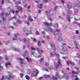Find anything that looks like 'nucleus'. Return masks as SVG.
I'll list each match as a JSON object with an SVG mask.
<instances>
[{"mask_svg":"<svg viewBox=\"0 0 80 80\" xmlns=\"http://www.w3.org/2000/svg\"><path fill=\"white\" fill-rule=\"evenodd\" d=\"M51 79L52 80H58V79L57 78L54 77H52L51 78Z\"/></svg>","mask_w":80,"mask_h":80,"instance_id":"nucleus-27","label":"nucleus"},{"mask_svg":"<svg viewBox=\"0 0 80 80\" xmlns=\"http://www.w3.org/2000/svg\"><path fill=\"white\" fill-rule=\"evenodd\" d=\"M61 2L63 4H64V3H65V1L64 0H61Z\"/></svg>","mask_w":80,"mask_h":80,"instance_id":"nucleus-55","label":"nucleus"},{"mask_svg":"<svg viewBox=\"0 0 80 80\" xmlns=\"http://www.w3.org/2000/svg\"><path fill=\"white\" fill-rule=\"evenodd\" d=\"M38 52L39 53H43V51L42 50H40Z\"/></svg>","mask_w":80,"mask_h":80,"instance_id":"nucleus-51","label":"nucleus"},{"mask_svg":"<svg viewBox=\"0 0 80 80\" xmlns=\"http://www.w3.org/2000/svg\"><path fill=\"white\" fill-rule=\"evenodd\" d=\"M77 37V35H75L73 36V38L74 39H75V38H76Z\"/></svg>","mask_w":80,"mask_h":80,"instance_id":"nucleus-52","label":"nucleus"},{"mask_svg":"<svg viewBox=\"0 0 80 80\" xmlns=\"http://www.w3.org/2000/svg\"><path fill=\"white\" fill-rule=\"evenodd\" d=\"M36 50H37V51H38V52H39L40 50V49H39V48H36Z\"/></svg>","mask_w":80,"mask_h":80,"instance_id":"nucleus-49","label":"nucleus"},{"mask_svg":"<svg viewBox=\"0 0 80 80\" xmlns=\"http://www.w3.org/2000/svg\"><path fill=\"white\" fill-rule=\"evenodd\" d=\"M48 20H50V21H52V18H48Z\"/></svg>","mask_w":80,"mask_h":80,"instance_id":"nucleus-59","label":"nucleus"},{"mask_svg":"<svg viewBox=\"0 0 80 80\" xmlns=\"http://www.w3.org/2000/svg\"><path fill=\"white\" fill-rule=\"evenodd\" d=\"M49 65V63L48 62H46V66L47 67H48V66Z\"/></svg>","mask_w":80,"mask_h":80,"instance_id":"nucleus-53","label":"nucleus"},{"mask_svg":"<svg viewBox=\"0 0 80 80\" xmlns=\"http://www.w3.org/2000/svg\"><path fill=\"white\" fill-rule=\"evenodd\" d=\"M19 40L21 42H22L23 41L22 39H21V38H19Z\"/></svg>","mask_w":80,"mask_h":80,"instance_id":"nucleus-62","label":"nucleus"},{"mask_svg":"<svg viewBox=\"0 0 80 80\" xmlns=\"http://www.w3.org/2000/svg\"><path fill=\"white\" fill-rule=\"evenodd\" d=\"M31 19V18H30V17H28V21H30V20Z\"/></svg>","mask_w":80,"mask_h":80,"instance_id":"nucleus-63","label":"nucleus"},{"mask_svg":"<svg viewBox=\"0 0 80 80\" xmlns=\"http://www.w3.org/2000/svg\"><path fill=\"white\" fill-rule=\"evenodd\" d=\"M23 41L24 42H27V39L25 38H24L23 39Z\"/></svg>","mask_w":80,"mask_h":80,"instance_id":"nucleus-45","label":"nucleus"},{"mask_svg":"<svg viewBox=\"0 0 80 80\" xmlns=\"http://www.w3.org/2000/svg\"><path fill=\"white\" fill-rule=\"evenodd\" d=\"M54 27L55 28H57L58 27V23H55L54 25Z\"/></svg>","mask_w":80,"mask_h":80,"instance_id":"nucleus-18","label":"nucleus"},{"mask_svg":"<svg viewBox=\"0 0 80 80\" xmlns=\"http://www.w3.org/2000/svg\"><path fill=\"white\" fill-rule=\"evenodd\" d=\"M26 59L27 60V62H31V59H30V58L27 57L26 58Z\"/></svg>","mask_w":80,"mask_h":80,"instance_id":"nucleus-25","label":"nucleus"},{"mask_svg":"<svg viewBox=\"0 0 80 80\" xmlns=\"http://www.w3.org/2000/svg\"><path fill=\"white\" fill-rule=\"evenodd\" d=\"M24 53L25 55H28V52H27V51L26 50L24 52Z\"/></svg>","mask_w":80,"mask_h":80,"instance_id":"nucleus-35","label":"nucleus"},{"mask_svg":"<svg viewBox=\"0 0 80 80\" xmlns=\"http://www.w3.org/2000/svg\"><path fill=\"white\" fill-rule=\"evenodd\" d=\"M44 77L45 78H48L50 77V75H44Z\"/></svg>","mask_w":80,"mask_h":80,"instance_id":"nucleus-20","label":"nucleus"},{"mask_svg":"<svg viewBox=\"0 0 80 80\" xmlns=\"http://www.w3.org/2000/svg\"><path fill=\"white\" fill-rule=\"evenodd\" d=\"M17 34H15L14 35V38H16V37H17Z\"/></svg>","mask_w":80,"mask_h":80,"instance_id":"nucleus-54","label":"nucleus"},{"mask_svg":"<svg viewBox=\"0 0 80 80\" xmlns=\"http://www.w3.org/2000/svg\"><path fill=\"white\" fill-rule=\"evenodd\" d=\"M72 12V11L71 10H69L68 11V14L67 15V20H68L69 22H70V19L71 18L70 17V16L69 15V14H70Z\"/></svg>","mask_w":80,"mask_h":80,"instance_id":"nucleus-3","label":"nucleus"},{"mask_svg":"<svg viewBox=\"0 0 80 80\" xmlns=\"http://www.w3.org/2000/svg\"><path fill=\"white\" fill-rule=\"evenodd\" d=\"M28 9L29 10V11H30V6H28Z\"/></svg>","mask_w":80,"mask_h":80,"instance_id":"nucleus-48","label":"nucleus"},{"mask_svg":"<svg viewBox=\"0 0 80 80\" xmlns=\"http://www.w3.org/2000/svg\"><path fill=\"white\" fill-rule=\"evenodd\" d=\"M62 78H66V79H67V80H68V77L65 75L63 76V77H62Z\"/></svg>","mask_w":80,"mask_h":80,"instance_id":"nucleus-26","label":"nucleus"},{"mask_svg":"<svg viewBox=\"0 0 80 80\" xmlns=\"http://www.w3.org/2000/svg\"><path fill=\"white\" fill-rule=\"evenodd\" d=\"M12 24L14 25H15V26H17V23H16V22H13Z\"/></svg>","mask_w":80,"mask_h":80,"instance_id":"nucleus-57","label":"nucleus"},{"mask_svg":"<svg viewBox=\"0 0 80 80\" xmlns=\"http://www.w3.org/2000/svg\"><path fill=\"white\" fill-rule=\"evenodd\" d=\"M79 32L78 31V30H76V34H78V33Z\"/></svg>","mask_w":80,"mask_h":80,"instance_id":"nucleus-60","label":"nucleus"},{"mask_svg":"<svg viewBox=\"0 0 80 80\" xmlns=\"http://www.w3.org/2000/svg\"><path fill=\"white\" fill-rule=\"evenodd\" d=\"M61 60H60V58H58V64L57 65H61Z\"/></svg>","mask_w":80,"mask_h":80,"instance_id":"nucleus-16","label":"nucleus"},{"mask_svg":"<svg viewBox=\"0 0 80 80\" xmlns=\"http://www.w3.org/2000/svg\"><path fill=\"white\" fill-rule=\"evenodd\" d=\"M2 63V61H0V65H1ZM3 70V67L2 66L0 65V72H2Z\"/></svg>","mask_w":80,"mask_h":80,"instance_id":"nucleus-14","label":"nucleus"},{"mask_svg":"<svg viewBox=\"0 0 80 80\" xmlns=\"http://www.w3.org/2000/svg\"><path fill=\"white\" fill-rule=\"evenodd\" d=\"M44 24L45 25H46L47 27H52V23H48L47 22H44Z\"/></svg>","mask_w":80,"mask_h":80,"instance_id":"nucleus-11","label":"nucleus"},{"mask_svg":"<svg viewBox=\"0 0 80 80\" xmlns=\"http://www.w3.org/2000/svg\"><path fill=\"white\" fill-rule=\"evenodd\" d=\"M13 48L14 50H15V51H16V52H18V51H19V49L16 48L14 47H13Z\"/></svg>","mask_w":80,"mask_h":80,"instance_id":"nucleus-30","label":"nucleus"},{"mask_svg":"<svg viewBox=\"0 0 80 80\" xmlns=\"http://www.w3.org/2000/svg\"><path fill=\"white\" fill-rule=\"evenodd\" d=\"M60 73L59 72H58L56 73V74L55 75V77L56 78H58L59 80H61V79H62V77H60V76H59V73Z\"/></svg>","mask_w":80,"mask_h":80,"instance_id":"nucleus-9","label":"nucleus"},{"mask_svg":"<svg viewBox=\"0 0 80 80\" xmlns=\"http://www.w3.org/2000/svg\"><path fill=\"white\" fill-rule=\"evenodd\" d=\"M74 43H75L76 45V48L77 49H78V47H79V45L77 44V42L76 41H73Z\"/></svg>","mask_w":80,"mask_h":80,"instance_id":"nucleus-13","label":"nucleus"},{"mask_svg":"<svg viewBox=\"0 0 80 80\" xmlns=\"http://www.w3.org/2000/svg\"><path fill=\"white\" fill-rule=\"evenodd\" d=\"M8 73L9 75V77L8 76H5L4 79L5 80H11V78H15V76H12V73H11L10 72H8Z\"/></svg>","mask_w":80,"mask_h":80,"instance_id":"nucleus-2","label":"nucleus"},{"mask_svg":"<svg viewBox=\"0 0 80 80\" xmlns=\"http://www.w3.org/2000/svg\"><path fill=\"white\" fill-rule=\"evenodd\" d=\"M17 7L18 9V10H19L21 12H23V9H22V8L20 7V6H17Z\"/></svg>","mask_w":80,"mask_h":80,"instance_id":"nucleus-17","label":"nucleus"},{"mask_svg":"<svg viewBox=\"0 0 80 80\" xmlns=\"http://www.w3.org/2000/svg\"><path fill=\"white\" fill-rule=\"evenodd\" d=\"M59 52L61 54H62V55H63V54H67V53H68L67 51H65V50L63 49V47H62V48L60 50Z\"/></svg>","mask_w":80,"mask_h":80,"instance_id":"nucleus-4","label":"nucleus"},{"mask_svg":"<svg viewBox=\"0 0 80 80\" xmlns=\"http://www.w3.org/2000/svg\"><path fill=\"white\" fill-rule=\"evenodd\" d=\"M50 45H51V47L52 48H53V50L54 51V55L55 56L58 57V58L60 57V55L58 53H57L55 52L56 51V48H55V44L53 43H50Z\"/></svg>","mask_w":80,"mask_h":80,"instance_id":"nucleus-1","label":"nucleus"},{"mask_svg":"<svg viewBox=\"0 0 80 80\" xmlns=\"http://www.w3.org/2000/svg\"><path fill=\"white\" fill-rule=\"evenodd\" d=\"M19 12V10L16 11V14H17Z\"/></svg>","mask_w":80,"mask_h":80,"instance_id":"nucleus-61","label":"nucleus"},{"mask_svg":"<svg viewBox=\"0 0 80 80\" xmlns=\"http://www.w3.org/2000/svg\"><path fill=\"white\" fill-rule=\"evenodd\" d=\"M48 29L49 31H51V32H53V30L52 28L48 27Z\"/></svg>","mask_w":80,"mask_h":80,"instance_id":"nucleus-21","label":"nucleus"},{"mask_svg":"<svg viewBox=\"0 0 80 80\" xmlns=\"http://www.w3.org/2000/svg\"><path fill=\"white\" fill-rule=\"evenodd\" d=\"M17 23H22V21H21V20L19 19L17 20Z\"/></svg>","mask_w":80,"mask_h":80,"instance_id":"nucleus-32","label":"nucleus"},{"mask_svg":"<svg viewBox=\"0 0 80 80\" xmlns=\"http://www.w3.org/2000/svg\"><path fill=\"white\" fill-rule=\"evenodd\" d=\"M74 68L75 69V70H77L78 71V72L72 71V74H78V73L80 72V71H78V67H74Z\"/></svg>","mask_w":80,"mask_h":80,"instance_id":"nucleus-6","label":"nucleus"},{"mask_svg":"<svg viewBox=\"0 0 80 80\" xmlns=\"http://www.w3.org/2000/svg\"><path fill=\"white\" fill-rule=\"evenodd\" d=\"M38 7L40 9H41V8H42V4H39L38 6Z\"/></svg>","mask_w":80,"mask_h":80,"instance_id":"nucleus-24","label":"nucleus"},{"mask_svg":"<svg viewBox=\"0 0 80 80\" xmlns=\"http://www.w3.org/2000/svg\"><path fill=\"white\" fill-rule=\"evenodd\" d=\"M25 78L27 79V80H29L30 78V77H29V76H28L26 75L25 76Z\"/></svg>","mask_w":80,"mask_h":80,"instance_id":"nucleus-37","label":"nucleus"},{"mask_svg":"<svg viewBox=\"0 0 80 80\" xmlns=\"http://www.w3.org/2000/svg\"><path fill=\"white\" fill-rule=\"evenodd\" d=\"M58 41H59V42H61L63 40L62 39V38H58Z\"/></svg>","mask_w":80,"mask_h":80,"instance_id":"nucleus-36","label":"nucleus"},{"mask_svg":"<svg viewBox=\"0 0 80 80\" xmlns=\"http://www.w3.org/2000/svg\"><path fill=\"white\" fill-rule=\"evenodd\" d=\"M27 30V28H25L23 29V31L24 32H25Z\"/></svg>","mask_w":80,"mask_h":80,"instance_id":"nucleus-39","label":"nucleus"},{"mask_svg":"<svg viewBox=\"0 0 80 80\" xmlns=\"http://www.w3.org/2000/svg\"><path fill=\"white\" fill-rule=\"evenodd\" d=\"M36 33L37 35H40V33L38 32V31H36Z\"/></svg>","mask_w":80,"mask_h":80,"instance_id":"nucleus-44","label":"nucleus"},{"mask_svg":"<svg viewBox=\"0 0 80 80\" xmlns=\"http://www.w3.org/2000/svg\"><path fill=\"white\" fill-rule=\"evenodd\" d=\"M44 60V59L43 58H41L40 60V62H41V63H42Z\"/></svg>","mask_w":80,"mask_h":80,"instance_id":"nucleus-40","label":"nucleus"},{"mask_svg":"<svg viewBox=\"0 0 80 80\" xmlns=\"http://www.w3.org/2000/svg\"><path fill=\"white\" fill-rule=\"evenodd\" d=\"M76 6L78 8H79V7H80V2H79V3L76 4Z\"/></svg>","mask_w":80,"mask_h":80,"instance_id":"nucleus-34","label":"nucleus"},{"mask_svg":"<svg viewBox=\"0 0 80 80\" xmlns=\"http://www.w3.org/2000/svg\"><path fill=\"white\" fill-rule=\"evenodd\" d=\"M44 38H47V39H49V36H44L43 37Z\"/></svg>","mask_w":80,"mask_h":80,"instance_id":"nucleus-31","label":"nucleus"},{"mask_svg":"<svg viewBox=\"0 0 80 80\" xmlns=\"http://www.w3.org/2000/svg\"><path fill=\"white\" fill-rule=\"evenodd\" d=\"M78 9H74V14H76V13H77L78 12Z\"/></svg>","mask_w":80,"mask_h":80,"instance_id":"nucleus-33","label":"nucleus"},{"mask_svg":"<svg viewBox=\"0 0 80 80\" xmlns=\"http://www.w3.org/2000/svg\"><path fill=\"white\" fill-rule=\"evenodd\" d=\"M69 63H70V64H71V65H74L75 64V63H74L72 62H71V61H69V62H67L68 65H69Z\"/></svg>","mask_w":80,"mask_h":80,"instance_id":"nucleus-23","label":"nucleus"},{"mask_svg":"<svg viewBox=\"0 0 80 80\" xmlns=\"http://www.w3.org/2000/svg\"><path fill=\"white\" fill-rule=\"evenodd\" d=\"M73 23L74 24H78V22H76V21H74V22H73Z\"/></svg>","mask_w":80,"mask_h":80,"instance_id":"nucleus-46","label":"nucleus"},{"mask_svg":"<svg viewBox=\"0 0 80 80\" xmlns=\"http://www.w3.org/2000/svg\"><path fill=\"white\" fill-rule=\"evenodd\" d=\"M54 55V54H53V52H51L50 54V57H53Z\"/></svg>","mask_w":80,"mask_h":80,"instance_id":"nucleus-29","label":"nucleus"},{"mask_svg":"<svg viewBox=\"0 0 80 80\" xmlns=\"http://www.w3.org/2000/svg\"><path fill=\"white\" fill-rule=\"evenodd\" d=\"M3 20H0V24L1 25H2V24H3Z\"/></svg>","mask_w":80,"mask_h":80,"instance_id":"nucleus-43","label":"nucleus"},{"mask_svg":"<svg viewBox=\"0 0 80 80\" xmlns=\"http://www.w3.org/2000/svg\"><path fill=\"white\" fill-rule=\"evenodd\" d=\"M30 72H31L30 69H28V74L29 75L30 74Z\"/></svg>","mask_w":80,"mask_h":80,"instance_id":"nucleus-41","label":"nucleus"},{"mask_svg":"<svg viewBox=\"0 0 80 80\" xmlns=\"http://www.w3.org/2000/svg\"><path fill=\"white\" fill-rule=\"evenodd\" d=\"M61 32V30L60 29H56L55 30L54 32V35H58L59 33H60Z\"/></svg>","mask_w":80,"mask_h":80,"instance_id":"nucleus-7","label":"nucleus"},{"mask_svg":"<svg viewBox=\"0 0 80 80\" xmlns=\"http://www.w3.org/2000/svg\"><path fill=\"white\" fill-rule=\"evenodd\" d=\"M58 8V7L57 6H55V7L54 8V10L55 11H56V10Z\"/></svg>","mask_w":80,"mask_h":80,"instance_id":"nucleus-47","label":"nucleus"},{"mask_svg":"<svg viewBox=\"0 0 80 80\" xmlns=\"http://www.w3.org/2000/svg\"><path fill=\"white\" fill-rule=\"evenodd\" d=\"M17 59L18 60H20V61H21V62H20V64H21V65H25V62H23V59H22V58H17Z\"/></svg>","mask_w":80,"mask_h":80,"instance_id":"nucleus-8","label":"nucleus"},{"mask_svg":"<svg viewBox=\"0 0 80 80\" xmlns=\"http://www.w3.org/2000/svg\"><path fill=\"white\" fill-rule=\"evenodd\" d=\"M38 46H40L41 45V44L40 43V41H39L38 43Z\"/></svg>","mask_w":80,"mask_h":80,"instance_id":"nucleus-42","label":"nucleus"},{"mask_svg":"<svg viewBox=\"0 0 80 80\" xmlns=\"http://www.w3.org/2000/svg\"><path fill=\"white\" fill-rule=\"evenodd\" d=\"M24 23L26 24H27V25H30V23H29V22H28L25 21Z\"/></svg>","mask_w":80,"mask_h":80,"instance_id":"nucleus-38","label":"nucleus"},{"mask_svg":"<svg viewBox=\"0 0 80 80\" xmlns=\"http://www.w3.org/2000/svg\"><path fill=\"white\" fill-rule=\"evenodd\" d=\"M45 12L47 15L48 16V17H52L53 15V13L49 12H48L47 11H46Z\"/></svg>","mask_w":80,"mask_h":80,"instance_id":"nucleus-10","label":"nucleus"},{"mask_svg":"<svg viewBox=\"0 0 80 80\" xmlns=\"http://www.w3.org/2000/svg\"><path fill=\"white\" fill-rule=\"evenodd\" d=\"M28 33H27L26 34V36H28V35H30V34H31L32 33V31H28Z\"/></svg>","mask_w":80,"mask_h":80,"instance_id":"nucleus-19","label":"nucleus"},{"mask_svg":"<svg viewBox=\"0 0 80 80\" xmlns=\"http://www.w3.org/2000/svg\"><path fill=\"white\" fill-rule=\"evenodd\" d=\"M35 50H36V49H35V48H33L32 47H31L32 51L31 52V53L32 54V55H33V54H34V52H33L32 51H33V50H34V51H35Z\"/></svg>","mask_w":80,"mask_h":80,"instance_id":"nucleus-15","label":"nucleus"},{"mask_svg":"<svg viewBox=\"0 0 80 80\" xmlns=\"http://www.w3.org/2000/svg\"><path fill=\"white\" fill-rule=\"evenodd\" d=\"M11 12H12V13H15V12L14 11V10H11Z\"/></svg>","mask_w":80,"mask_h":80,"instance_id":"nucleus-58","label":"nucleus"},{"mask_svg":"<svg viewBox=\"0 0 80 80\" xmlns=\"http://www.w3.org/2000/svg\"><path fill=\"white\" fill-rule=\"evenodd\" d=\"M11 65V63L10 62H7L5 63V66L6 68H8V65Z\"/></svg>","mask_w":80,"mask_h":80,"instance_id":"nucleus-22","label":"nucleus"},{"mask_svg":"<svg viewBox=\"0 0 80 80\" xmlns=\"http://www.w3.org/2000/svg\"><path fill=\"white\" fill-rule=\"evenodd\" d=\"M63 28L64 30H67V25H64L63 27Z\"/></svg>","mask_w":80,"mask_h":80,"instance_id":"nucleus-28","label":"nucleus"},{"mask_svg":"<svg viewBox=\"0 0 80 80\" xmlns=\"http://www.w3.org/2000/svg\"><path fill=\"white\" fill-rule=\"evenodd\" d=\"M75 80H80V79L76 76L75 77Z\"/></svg>","mask_w":80,"mask_h":80,"instance_id":"nucleus-50","label":"nucleus"},{"mask_svg":"<svg viewBox=\"0 0 80 80\" xmlns=\"http://www.w3.org/2000/svg\"><path fill=\"white\" fill-rule=\"evenodd\" d=\"M67 6L68 8H72V3H71V2H68V3L67 4Z\"/></svg>","mask_w":80,"mask_h":80,"instance_id":"nucleus-12","label":"nucleus"},{"mask_svg":"<svg viewBox=\"0 0 80 80\" xmlns=\"http://www.w3.org/2000/svg\"><path fill=\"white\" fill-rule=\"evenodd\" d=\"M58 36H59V37H61V36H62V34L61 33H58Z\"/></svg>","mask_w":80,"mask_h":80,"instance_id":"nucleus-56","label":"nucleus"},{"mask_svg":"<svg viewBox=\"0 0 80 80\" xmlns=\"http://www.w3.org/2000/svg\"><path fill=\"white\" fill-rule=\"evenodd\" d=\"M39 73V71L38 70L36 69L35 70V71L34 72L33 74H31V77H33V76H35V77H37V76L38 74V73Z\"/></svg>","mask_w":80,"mask_h":80,"instance_id":"nucleus-5","label":"nucleus"},{"mask_svg":"<svg viewBox=\"0 0 80 80\" xmlns=\"http://www.w3.org/2000/svg\"><path fill=\"white\" fill-rule=\"evenodd\" d=\"M32 27H31L29 28V31H32Z\"/></svg>","mask_w":80,"mask_h":80,"instance_id":"nucleus-64","label":"nucleus"}]
</instances>
